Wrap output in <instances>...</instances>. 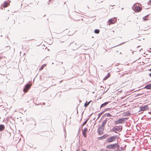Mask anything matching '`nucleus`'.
I'll list each match as a JSON object with an SVG mask.
<instances>
[{"mask_svg": "<svg viewBox=\"0 0 151 151\" xmlns=\"http://www.w3.org/2000/svg\"><path fill=\"white\" fill-rule=\"evenodd\" d=\"M104 130V121L102 122V124L99 127L98 129V132L99 135H102L103 134Z\"/></svg>", "mask_w": 151, "mask_h": 151, "instance_id": "obj_1", "label": "nucleus"}, {"mask_svg": "<svg viewBox=\"0 0 151 151\" xmlns=\"http://www.w3.org/2000/svg\"><path fill=\"white\" fill-rule=\"evenodd\" d=\"M132 9L135 12H137L140 11L142 9L141 7L138 6L136 4L133 5L132 6Z\"/></svg>", "mask_w": 151, "mask_h": 151, "instance_id": "obj_2", "label": "nucleus"}, {"mask_svg": "<svg viewBox=\"0 0 151 151\" xmlns=\"http://www.w3.org/2000/svg\"><path fill=\"white\" fill-rule=\"evenodd\" d=\"M116 137L115 136H112L108 137L105 140L106 143H109L115 141L116 139Z\"/></svg>", "mask_w": 151, "mask_h": 151, "instance_id": "obj_3", "label": "nucleus"}, {"mask_svg": "<svg viewBox=\"0 0 151 151\" xmlns=\"http://www.w3.org/2000/svg\"><path fill=\"white\" fill-rule=\"evenodd\" d=\"M122 130V127L121 126L119 127L117 126L112 129V131L114 132L117 131L119 132H121Z\"/></svg>", "mask_w": 151, "mask_h": 151, "instance_id": "obj_4", "label": "nucleus"}, {"mask_svg": "<svg viewBox=\"0 0 151 151\" xmlns=\"http://www.w3.org/2000/svg\"><path fill=\"white\" fill-rule=\"evenodd\" d=\"M116 18H111L110 19H109L108 22H107V26L114 23L116 21Z\"/></svg>", "mask_w": 151, "mask_h": 151, "instance_id": "obj_5", "label": "nucleus"}, {"mask_svg": "<svg viewBox=\"0 0 151 151\" xmlns=\"http://www.w3.org/2000/svg\"><path fill=\"white\" fill-rule=\"evenodd\" d=\"M127 119L126 118H122L118 119L117 121H116L115 122L116 124H121L124 123V122L125 121V120Z\"/></svg>", "mask_w": 151, "mask_h": 151, "instance_id": "obj_6", "label": "nucleus"}, {"mask_svg": "<svg viewBox=\"0 0 151 151\" xmlns=\"http://www.w3.org/2000/svg\"><path fill=\"white\" fill-rule=\"evenodd\" d=\"M116 144V143L108 145L106 146V148L110 150H114L115 149Z\"/></svg>", "mask_w": 151, "mask_h": 151, "instance_id": "obj_7", "label": "nucleus"}, {"mask_svg": "<svg viewBox=\"0 0 151 151\" xmlns=\"http://www.w3.org/2000/svg\"><path fill=\"white\" fill-rule=\"evenodd\" d=\"M149 108L148 105H146L143 106H142L140 108L139 112H140L142 111H145L147 110Z\"/></svg>", "mask_w": 151, "mask_h": 151, "instance_id": "obj_8", "label": "nucleus"}, {"mask_svg": "<svg viewBox=\"0 0 151 151\" xmlns=\"http://www.w3.org/2000/svg\"><path fill=\"white\" fill-rule=\"evenodd\" d=\"M31 86L28 84H26L23 89V91L25 92H26L30 88Z\"/></svg>", "mask_w": 151, "mask_h": 151, "instance_id": "obj_9", "label": "nucleus"}, {"mask_svg": "<svg viewBox=\"0 0 151 151\" xmlns=\"http://www.w3.org/2000/svg\"><path fill=\"white\" fill-rule=\"evenodd\" d=\"M88 129L86 128H85L82 131V134L84 137H86V132L87 131Z\"/></svg>", "mask_w": 151, "mask_h": 151, "instance_id": "obj_10", "label": "nucleus"}, {"mask_svg": "<svg viewBox=\"0 0 151 151\" xmlns=\"http://www.w3.org/2000/svg\"><path fill=\"white\" fill-rule=\"evenodd\" d=\"M104 74H106V76L104 77V80L107 79L110 76V73H107V72H104Z\"/></svg>", "mask_w": 151, "mask_h": 151, "instance_id": "obj_11", "label": "nucleus"}, {"mask_svg": "<svg viewBox=\"0 0 151 151\" xmlns=\"http://www.w3.org/2000/svg\"><path fill=\"white\" fill-rule=\"evenodd\" d=\"M144 88H146L147 89H151V83H150L147 85H146L145 87Z\"/></svg>", "mask_w": 151, "mask_h": 151, "instance_id": "obj_12", "label": "nucleus"}, {"mask_svg": "<svg viewBox=\"0 0 151 151\" xmlns=\"http://www.w3.org/2000/svg\"><path fill=\"white\" fill-rule=\"evenodd\" d=\"M5 129L4 126L3 124H0V132L3 131Z\"/></svg>", "mask_w": 151, "mask_h": 151, "instance_id": "obj_13", "label": "nucleus"}, {"mask_svg": "<svg viewBox=\"0 0 151 151\" xmlns=\"http://www.w3.org/2000/svg\"><path fill=\"white\" fill-rule=\"evenodd\" d=\"M119 146L118 145V143H116L115 146V149L116 148V150L119 151H122L121 150L119 149Z\"/></svg>", "mask_w": 151, "mask_h": 151, "instance_id": "obj_14", "label": "nucleus"}, {"mask_svg": "<svg viewBox=\"0 0 151 151\" xmlns=\"http://www.w3.org/2000/svg\"><path fill=\"white\" fill-rule=\"evenodd\" d=\"M148 16H149V15H146V16H145V17H143V19L145 21L148 20Z\"/></svg>", "mask_w": 151, "mask_h": 151, "instance_id": "obj_15", "label": "nucleus"}, {"mask_svg": "<svg viewBox=\"0 0 151 151\" xmlns=\"http://www.w3.org/2000/svg\"><path fill=\"white\" fill-rule=\"evenodd\" d=\"M91 101H89L88 103H87V101H86V102L85 103L84 106L85 107H86L91 102Z\"/></svg>", "mask_w": 151, "mask_h": 151, "instance_id": "obj_16", "label": "nucleus"}, {"mask_svg": "<svg viewBox=\"0 0 151 151\" xmlns=\"http://www.w3.org/2000/svg\"><path fill=\"white\" fill-rule=\"evenodd\" d=\"M100 32V30L99 29H96L94 31V32L96 34H98Z\"/></svg>", "mask_w": 151, "mask_h": 151, "instance_id": "obj_17", "label": "nucleus"}, {"mask_svg": "<svg viewBox=\"0 0 151 151\" xmlns=\"http://www.w3.org/2000/svg\"><path fill=\"white\" fill-rule=\"evenodd\" d=\"M111 116V115L109 113H106L104 114V116L110 117Z\"/></svg>", "mask_w": 151, "mask_h": 151, "instance_id": "obj_18", "label": "nucleus"}, {"mask_svg": "<svg viewBox=\"0 0 151 151\" xmlns=\"http://www.w3.org/2000/svg\"><path fill=\"white\" fill-rule=\"evenodd\" d=\"M104 139V135L101 137L98 138V140H102Z\"/></svg>", "mask_w": 151, "mask_h": 151, "instance_id": "obj_19", "label": "nucleus"}, {"mask_svg": "<svg viewBox=\"0 0 151 151\" xmlns=\"http://www.w3.org/2000/svg\"><path fill=\"white\" fill-rule=\"evenodd\" d=\"M8 3L6 2H4V7H6L7 6Z\"/></svg>", "mask_w": 151, "mask_h": 151, "instance_id": "obj_20", "label": "nucleus"}, {"mask_svg": "<svg viewBox=\"0 0 151 151\" xmlns=\"http://www.w3.org/2000/svg\"><path fill=\"white\" fill-rule=\"evenodd\" d=\"M88 121V120H86L85 122H84V123L82 124V126H83L84 125H85L87 122V121Z\"/></svg>", "mask_w": 151, "mask_h": 151, "instance_id": "obj_21", "label": "nucleus"}, {"mask_svg": "<svg viewBox=\"0 0 151 151\" xmlns=\"http://www.w3.org/2000/svg\"><path fill=\"white\" fill-rule=\"evenodd\" d=\"M104 112V111H102L101 113L99 114H98V118H99L100 116L101 115L102 113Z\"/></svg>", "mask_w": 151, "mask_h": 151, "instance_id": "obj_22", "label": "nucleus"}, {"mask_svg": "<svg viewBox=\"0 0 151 151\" xmlns=\"http://www.w3.org/2000/svg\"><path fill=\"white\" fill-rule=\"evenodd\" d=\"M44 68L43 65H42L39 68V70H42Z\"/></svg>", "mask_w": 151, "mask_h": 151, "instance_id": "obj_23", "label": "nucleus"}, {"mask_svg": "<svg viewBox=\"0 0 151 151\" xmlns=\"http://www.w3.org/2000/svg\"><path fill=\"white\" fill-rule=\"evenodd\" d=\"M109 102H104V106L106 105L109 103Z\"/></svg>", "mask_w": 151, "mask_h": 151, "instance_id": "obj_24", "label": "nucleus"}, {"mask_svg": "<svg viewBox=\"0 0 151 151\" xmlns=\"http://www.w3.org/2000/svg\"><path fill=\"white\" fill-rule=\"evenodd\" d=\"M104 106V103L102 104L101 106V107H103Z\"/></svg>", "mask_w": 151, "mask_h": 151, "instance_id": "obj_25", "label": "nucleus"}, {"mask_svg": "<svg viewBox=\"0 0 151 151\" xmlns=\"http://www.w3.org/2000/svg\"><path fill=\"white\" fill-rule=\"evenodd\" d=\"M121 150H125V149L123 147H121Z\"/></svg>", "mask_w": 151, "mask_h": 151, "instance_id": "obj_26", "label": "nucleus"}, {"mask_svg": "<svg viewBox=\"0 0 151 151\" xmlns=\"http://www.w3.org/2000/svg\"><path fill=\"white\" fill-rule=\"evenodd\" d=\"M104 109V112L106 111L108 109Z\"/></svg>", "mask_w": 151, "mask_h": 151, "instance_id": "obj_27", "label": "nucleus"}, {"mask_svg": "<svg viewBox=\"0 0 151 151\" xmlns=\"http://www.w3.org/2000/svg\"><path fill=\"white\" fill-rule=\"evenodd\" d=\"M106 120H104V124L106 123Z\"/></svg>", "mask_w": 151, "mask_h": 151, "instance_id": "obj_28", "label": "nucleus"}, {"mask_svg": "<svg viewBox=\"0 0 151 151\" xmlns=\"http://www.w3.org/2000/svg\"><path fill=\"white\" fill-rule=\"evenodd\" d=\"M149 75L150 77H151V73H150L149 74Z\"/></svg>", "mask_w": 151, "mask_h": 151, "instance_id": "obj_29", "label": "nucleus"}, {"mask_svg": "<svg viewBox=\"0 0 151 151\" xmlns=\"http://www.w3.org/2000/svg\"><path fill=\"white\" fill-rule=\"evenodd\" d=\"M46 65L45 64H44L43 65H43L44 67V66H45Z\"/></svg>", "mask_w": 151, "mask_h": 151, "instance_id": "obj_30", "label": "nucleus"}, {"mask_svg": "<svg viewBox=\"0 0 151 151\" xmlns=\"http://www.w3.org/2000/svg\"><path fill=\"white\" fill-rule=\"evenodd\" d=\"M141 95V94H137V96H139V95Z\"/></svg>", "mask_w": 151, "mask_h": 151, "instance_id": "obj_31", "label": "nucleus"}, {"mask_svg": "<svg viewBox=\"0 0 151 151\" xmlns=\"http://www.w3.org/2000/svg\"><path fill=\"white\" fill-rule=\"evenodd\" d=\"M124 9L123 8H122V10Z\"/></svg>", "mask_w": 151, "mask_h": 151, "instance_id": "obj_32", "label": "nucleus"}, {"mask_svg": "<svg viewBox=\"0 0 151 151\" xmlns=\"http://www.w3.org/2000/svg\"><path fill=\"white\" fill-rule=\"evenodd\" d=\"M150 70L151 71V68Z\"/></svg>", "mask_w": 151, "mask_h": 151, "instance_id": "obj_33", "label": "nucleus"}, {"mask_svg": "<svg viewBox=\"0 0 151 151\" xmlns=\"http://www.w3.org/2000/svg\"><path fill=\"white\" fill-rule=\"evenodd\" d=\"M104 139H105V137H105V135H104Z\"/></svg>", "mask_w": 151, "mask_h": 151, "instance_id": "obj_34", "label": "nucleus"}, {"mask_svg": "<svg viewBox=\"0 0 151 151\" xmlns=\"http://www.w3.org/2000/svg\"><path fill=\"white\" fill-rule=\"evenodd\" d=\"M103 117H104V115H103V116H102V118Z\"/></svg>", "mask_w": 151, "mask_h": 151, "instance_id": "obj_35", "label": "nucleus"}, {"mask_svg": "<svg viewBox=\"0 0 151 151\" xmlns=\"http://www.w3.org/2000/svg\"><path fill=\"white\" fill-rule=\"evenodd\" d=\"M86 151V150H83V151Z\"/></svg>", "mask_w": 151, "mask_h": 151, "instance_id": "obj_36", "label": "nucleus"}, {"mask_svg": "<svg viewBox=\"0 0 151 151\" xmlns=\"http://www.w3.org/2000/svg\"><path fill=\"white\" fill-rule=\"evenodd\" d=\"M63 62H61V64H63Z\"/></svg>", "mask_w": 151, "mask_h": 151, "instance_id": "obj_37", "label": "nucleus"}, {"mask_svg": "<svg viewBox=\"0 0 151 151\" xmlns=\"http://www.w3.org/2000/svg\"><path fill=\"white\" fill-rule=\"evenodd\" d=\"M65 72L63 74H64L65 73Z\"/></svg>", "mask_w": 151, "mask_h": 151, "instance_id": "obj_38", "label": "nucleus"}, {"mask_svg": "<svg viewBox=\"0 0 151 151\" xmlns=\"http://www.w3.org/2000/svg\"><path fill=\"white\" fill-rule=\"evenodd\" d=\"M61 151H62V150H61Z\"/></svg>", "mask_w": 151, "mask_h": 151, "instance_id": "obj_39", "label": "nucleus"}]
</instances>
